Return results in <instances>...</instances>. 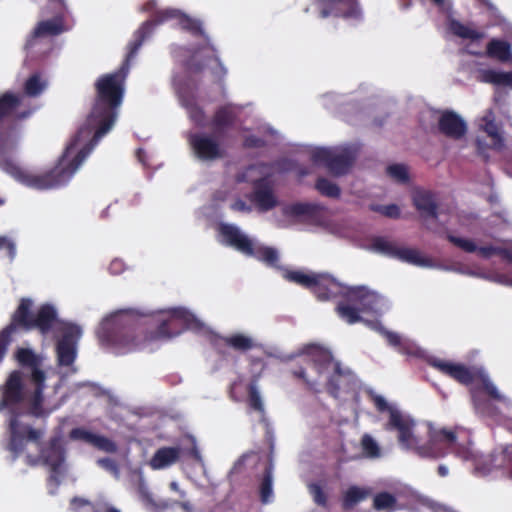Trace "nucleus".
I'll return each mask as SVG.
<instances>
[{"instance_id":"nucleus-1","label":"nucleus","mask_w":512,"mask_h":512,"mask_svg":"<svg viewBox=\"0 0 512 512\" xmlns=\"http://www.w3.org/2000/svg\"><path fill=\"white\" fill-rule=\"evenodd\" d=\"M374 405L380 412H389L386 428L398 432V442L402 449L422 458H439L453 453L464 461H471L473 474L477 477L502 478L512 480V445L490 455H478L464 428L453 431L434 430L430 424L417 425L414 419L396 405L374 392L370 393Z\"/></svg>"},{"instance_id":"nucleus-2","label":"nucleus","mask_w":512,"mask_h":512,"mask_svg":"<svg viewBox=\"0 0 512 512\" xmlns=\"http://www.w3.org/2000/svg\"><path fill=\"white\" fill-rule=\"evenodd\" d=\"M185 329L200 332L205 330V325L184 307L170 308L156 316L120 310L102 320L96 335L104 349L124 355L176 337Z\"/></svg>"},{"instance_id":"nucleus-3","label":"nucleus","mask_w":512,"mask_h":512,"mask_svg":"<svg viewBox=\"0 0 512 512\" xmlns=\"http://www.w3.org/2000/svg\"><path fill=\"white\" fill-rule=\"evenodd\" d=\"M285 277L289 281L310 289L320 300L341 296L343 299L338 303L336 310L345 322L348 324L364 322L370 328L379 331L398 352L408 356H423V350L414 341L382 327L377 318L388 310L389 304L376 292L364 286H346L328 274L290 271L285 274Z\"/></svg>"},{"instance_id":"nucleus-4","label":"nucleus","mask_w":512,"mask_h":512,"mask_svg":"<svg viewBox=\"0 0 512 512\" xmlns=\"http://www.w3.org/2000/svg\"><path fill=\"white\" fill-rule=\"evenodd\" d=\"M32 382L35 390L28 396L21 373L14 371L0 389V412L6 409L10 414L8 450L13 454V460L20 456L28 444L38 448L39 440L44 434L43 430L32 428L30 415L22 410L27 408L35 417H48L66 401V396L59 394L62 380L48 386L43 376L41 381Z\"/></svg>"},{"instance_id":"nucleus-5","label":"nucleus","mask_w":512,"mask_h":512,"mask_svg":"<svg viewBox=\"0 0 512 512\" xmlns=\"http://www.w3.org/2000/svg\"><path fill=\"white\" fill-rule=\"evenodd\" d=\"M31 307L30 299L21 300L11 323L2 331L3 339L9 338L19 327L25 330L37 328L44 335L52 331L58 332L60 333L56 346L58 364L61 367H70L71 371L75 372L73 363L77 357L78 342L83 334L82 328L77 324L59 320L55 307L50 304L42 305L34 316L30 313Z\"/></svg>"},{"instance_id":"nucleus-6","label":"nucleus","mask_w":512,"mask_h":512,"mask_svg":"<svg viewBox=\"0 0 512 512\" xmlns=\"http://www.w3.org/2000/svg\"><path fill=\"white\" fill-rule=\"evenodd\" d=\"M429 364L462 384H472V401L476 413L481 417L497 423L512 421V401L498 390L484 369L471 370L439 358L429 359Z\"/></svg>"},{"instance_id":"nucleus-7","label":"nucleus","mask_w":512,"mask_h":512,"mask_svg":"<svg viewBox=\"0 0 512 512\" xmlns=\"http://www.w3.org/2000/svg\"><path fill=\"white\" fill-rule=\"evenodd\" d=\"M297 356H302L309 365L305 369L295 370L294 375L303 379L311 389L316 390L323 378L327 382L328 392L333 397L356 395L359 386L356 376L348 368H342L327 349L310 344L305 346Z\"/></svg>"},{"instance_id":"nucleus-8","label":"nucleus","mask_w":512,"mask_h":512,"mask_svg":"<svg viewBox=\"0 0 512 512\" xmlns=\"http://www.w3.org/2000/svg\"><path fill=\"white\" fill-rule=\"evenodd\" d=\"M295 163L290 160H282L275 164H257L247 167L237 175V182H250L254 185L251 201L262 212L271 210L277 205L270 178L276 173L294 170Z\"/></svg>"},{"instance_id":"nucleus-9","label":"nucleus","mask_w":512,"mask_h":512,"mask_svg":"<svg viewBox=\"0 0 512 512\" xmlns=\"http://www.w3.org/2000/svg\"><path fill=\"white\" fill-rule=\"evenodd\" d=\"M219 234L222 243L235 248L242 254L254 257L268 266H278V250L270 246H265L255 238L249 237L238 226L221 223L219 225Z\"/></svg>"},{"instance_id":"nucleus-10","label":"nucleus","mask_w":512,"mask_h":512,"mask_svg":"<svg viewBox=\"0 0 512 512\" xmlns=\"http://www.w3.org/2000/svg\"><path fill=\"white\" fill-rule=\"evenodd\" d=\"M55 14L53 19L41 21L27 40L26 49L38 56H45L52 47L51 37L61 34L70 27L66 24L68 10L63 0H47Z\"/></svg>"},{"instance_id":"nucleus-11","label":"nucleus","mask_w":512,"mask_h":512,"mask_svg":"<svg viewBox=\"0 0 512 512\" xmlns=\"http://www.w3.org/2000/svg\"><path fill=\"white\" fill-rule=\"evenodd\" d=\"M448 239L451 243L464 250L465 252L471 253L478 251V253L483 258H490L494 254L501 255L502 258L507 262V265L512 268V252L507 249H503L495 245H477L473 240L455 235H448ZM455 271L461 274L483 278L501 285L512 287V276L505 273L495 271L480 272L468 268L455 269Z\"/></svg>"},{"instance_id":"nucleus-12","label":"nucleus","mask_w":512,"mask_h":512,"mask_svg":"<svg viewBox=\"0 0 512 512\" xmlns=\"http://www.w3.org/2000/svg\"><path fill=\"white\" fill-rule=\"evenodd\" d=\"M25 461L29 465H36L42 461L50 469L48 480L49 493L54 494L61 480L66 473L65 450L60 438H54L49 445L41 451L40 458H33L29 454L25 456Z\"/></svg>"},{"instance_id":"nucleus-13","label":"nucleus","mask_w":512,"mask_h":512,"mask_svg":"<svg viewBox=\"0 0 512 512\" xmlns=\"http://www.w3.org/2000/svg\"><path fill=\"white\" fill-rule=\"evenodd\" d=\"M357 154L355 145L318 147L312 151L314 163L324 165L332 174L341 176L351 168Z\"/></svg>"},{"instance_id":"nucleus-14","label":"nucleus","mask_w":512,"mask_h":512,"mask_svg":"<svg viewBox=\"0 0 512 512\" xmlns=\"http://www.w3.org/2000/svg\"><path fill=\"white\" fill-rule=\"evenodd\" d=\"M371 249L385 256L400 260L402 262L423 267L435 268V262L415 248L399 246L395 242L384 238L376 237L371 242Z\"/></svg>"},{"instance_id":"nucleus-15","label":"nucleus","mask_w":512,"mask_h":512,"mask_svg":"<svg viewBox=\"0 0 512 512\" xmlns=\"http://www.w3.org/2000/svg\"><path fill=\"white\" fill-rule=\"evenodd\" d=\"M316 5L323 18L342 17L349 22L362 19V10L355 0H316Z\"/></svg>"},{"instance_id":"nucleus-16","label":"nucleus","mask_w":512,"mask_h":512,"mask_svg":"<svg viewBox=\"0 0 512 512\" xmlns=\"http://www.w3.org/2000/svg\"><path fill=\"white\" fill-rule=\"evenodd\" d=\"M188 141L194 155L202 161H212L223 155L224 150L214 135L189 133Z\"/></svg>"},{"instance_id":"nucleus-17","label":"nucleus","mask_w":512,"mask_h":512,"mask_svg":"<svg viewBox=\"0 0 512 512\" xmlns=\"http://www.w3.org/2000/svg\"><path fill=\"white\" fill-rule=\"evenodd\" d=\"M69 437L71 440L83 442L107 453L117 451V445L112 440L83 427L72 429Z\"/></svg>"},{"instance_id":"nucleus-18","label":"nucleus","mask_w":512,"mask_h":512,"mask_svg":"<svg viewBox=\"0 0 512 512\" xmlns=\"http://www.w3.org/2000/svg\"><path fill=\"white\" fill-rule=\"evenodd\" d=\"M439 129L447 137L460 139L467 131L464 119L453 111H445L439 118Z\"/></svg>"},{"instance_id":"nucleus-19","label":"nucleus","mask_w":512,"mask_h":512,"mask_svg":"<svg viewBox=\"0 0 512 512\" xmlns=\"http://www.w3.org/2000/svg\"><path fill=\"white\" fill-rule=\"evenodd\" d=\"M183 450L178 447H161L156 450L149 460V466L153 470H163L174 465L180 458Z\"/></svg>"},{"instance_id":"nucleus-20","label":"nucleus","mask_w":512,"mask_h":512,"mask_svg":"<svg viewBox=\"0 0 512 512\" xmlns=\"http://www.w3.org/2000/svg\"><path fill=\"white\" fill-rule=\"evenodd\" d=\"M16 359L22 367L29 368L31 370L32 381H41L43 376H45L43 371L40 369L42 365V357L35 354L33 350L29 348H19L16 352Z\"/></svg>"},{"instance_id":"nucleus-21","label":"nucleus","mask_w":512,"mask_h":512,"mask_svg":"<svg viewBox=\"0 0 512 512\" xmlns=\"http://www.w3.org/2000/svg\"><path fill=\"white\" fill-rule=\"evenodd\" d=\"M243 110L244 107L241 106L232 104L226 105L217 111L213 120V125L219 130L232 126L237 121H240V115Z\"/></svg>"},{"instance_id":"nucleus-22","label":"nucleus","mask_w":512,"mask_h":512,"mask_svg":"<svg viewBox=\"0 0 512 512\" xmlns=\"http://www.w3.org/2000/svg\"><path fill=\"white\" fill-rule=\"evenodd\" d=\"M413 202L422 217L437 218L436 203L431 192L416 190L413 194Z\"/></svg>"},{"instance_id":"nucleus-23","label":"nucleus","mask_w":512,"mask_h":512,"mask_svg":"<svg viewBox=\"0 0 512 512\" xmlns=\"http://www.w3.org/2000/svg\"><path fill=\"white\" fill-rule=\"evenodd\" d=\"M71 509L77 512H121L104 498L97 499L94 503L86 499L75 497L70 503Z\"/></svg>"},{"instance_id":"nucleus-24","label":"nucleus","mask_w":512,"mask_h":512,"mask_svg":"<svg viewBox=\"0 0 512 512\" xmlns=\"http://www.w3.org/2000/svg\"><path fill=\"white\" fill-rule=\"evenodd\" d=\"M220 342L238 351H247L257 346L256 341L251 336L241 333L232 334L225 338L216 337L214 339L215 345H218Z\"/></svg>"},{"instance_id":"nucleus-25","label":"nucleus","mask_w":512,"mask_h":512,"mask_svg":"<svg viewBox=\"0 0 512 512\" xmlns=\"http://www.w3.org/2000/svg\"><path fill=\"white\" fill-rule=\"evenodd\" d=\"M480 127L489 137H491L494 148L500 149L503 145V139L501 137L499 127L495 122V115L491 109L487 110L481 118Z\"/></svg>"},{"instance_id":"nucleus-26","label":"nucleus","mask_w":512,"mask_h":512,"mask_svg":"<svg viewBox=\"0 0 512 512\" xmlns=\"http://www.w3.org/2000/svg\"><path fill=\"white\" fill-rule=\"evenodd\" d=\"M486 55L500 62H507L512 59L511 45L507 41L492 39L487 44Z\"/></svg>"},{"instance_id":"nucleus-27","label":"nucleus","mask_w":512,"mask_h":512,"mask_svg":"<svg viewBox=\"0 0 512 512\" xmlns=\"http://www.w3.org/2000/svg\"><path fill=\"white\" fill-rule=\"evenodd\" d=\"M480 80L485 83L512 89V71L485 69L480 72Z\"/></svg>"},{"instance_id":"nucleus-28","label":"nucleus","mask_w":512,"mask_h":512,"mask_svg":"<svg viewBox=\"0 0 512 512\" xmlns=\"http://www.w3.org/2000/svg\"><path fill=\"white\" fill-rule=\"evenodd\" d=\"M449 30L456 36L463 39H470L471 41L480 40L485 36L483 32L472 29L461 22L451 19L449 21Z\"/></svg>"},{"instance_id":"nucleus-29","label":"nucleus","mask_w":512,"mask_h":512,"mask_svg":"<svg viewBox=\"0 0 512 512\" xmlns=\"http://www.w3.org/2000/svg\"><path fill=\"white\" fill-rule=\"evenodd\" d=\"M371 493L369 488L351 486L346 490L343 496V505L345 508H352L360 501L366 499Z\"/></svg>"},{"instance_id":"nucleus-30","label":"nucleus","mask_w":512,"mask_h":512,"mask_svg":"<svg viewBox=\"0 0 512 512\" xmlns=\"http://www.w3.org/2000/svg\"><path fill=\"white\" fill-rule=\"evenodd\" d=\"M48 82L40 74L30 76L24 85L25 97H36L40 95L47 87Z\"/></svg>"},{"instance_id":"nucleus-31","label":"nucleus","mask_w":512,"mask_h":512,"mask_svg":"<svg viewBox=\"0 0 512 512\" xmlns=\"http://www.w3.org/2000/svg\"><path fill=\"white\" fill-rule=\"evenodd\" d=\"M261 501L264 504L270 503L273 499V467L266 468L264 478L260 486Z\"/></svg>"},{"instance_id":"nucleus-32","label":"nucleus","mask_w":512,"mask_h":512,"mask_svg":"<svg viewBox=\"0 0 512 512\" xmlns=\"http://www.w3.org/2000/svg\"><path fill=\"white\" fill-rule=\"evenodd\" d=\"M396 504V497L388 492L378 493L373 498V507L378 511H392L395 509Z\"/></svg>"},{"instance_id":"nucleus-33","label":"nucleus","mask_w":512,"mask_h":512,"mask_svg":"<svg viewBox=\"0 0 512 512\" xmlns=\"http://www.w3.org/2000/svg\"><path fill=\"white\" fill-rule=\"evenodd\" d=\"M361 447L364 455L367 458H378L381 455V450L376 440L369 434H365L361 440Z\"/></svg>"},{"instance_id":"nucleus-34","label":"nucleus","mask_w":512,"mask_h":512,"mask_svg":"<svg viewBox=\"0 0 512 512\" xmlns=\"http://www.w3.org/2000/svg\"><path fill=\"white\" fill-rule=\"evenodd\" d=\"M316 189L324 196L338 198L340 188L332 181L326 178H319L316 182Z\"/></svg>"},{"instance_id":"nucleus-35","label":"nucleus","mask_w":512,"mask_h":512,"mask_svg":"<svg viewBox=\"0 0 512 512\" xmlns=\"http://www.w3.org/2000/svg\"><path fill=\"white\" fill-rule=\"evenodd\" d=\"M312 206L304 203H296L293 205L285 206L283 208V214L290 218H299L302 216L309 215L311 213Z\"/></svg>"},{"instance_id":"nucleus-36","label":"nucleus","mask_w":512,"mask_h":512,"mask_svg":"<svg viewBox=\"0 0 512 512\" xmlns=\"http://www.w3.org/2000/svg\"><path fill=\"white\" fill-rule=\"evenodd\" d=\"M249 406L258 411L261 416L264 415V404L256 382H252L249 386Z\"/></svg>"},{"instance_id":"nucleus-37","label":"nucleus","mask_w":512,"mask_h":512,"mask_svg":"<svg viewBox=\"0 0 512 512\" xmlns=\"http://www.w3.org/2000/svg\"><path fill=\"white\" fill-rule=\"evenodd\" d=\"M388 175L401 183H405L408 181V170L407 167L403 164H393L387 167Z\"/></svg>"},{"instance_id":"nucleus-38","label":"nucleus","mask_w":512,"mask_h":512,"mask_svg":"<svg viewBox=\"0 0 512 512\" xmlns=\"http://www.w3.org/2000/svg\"><path fill=\"white\" fill-rule=\"evenodd\" d=\"M137 493L141 501H143L146 504L152 505L153 504V498L152 494L149 491V488L144 480V477L142 473H139L137 478Z\"/></svg>"},{"instance_id":"nucleus-39","label":"nucleus","mask_w":512,"mask_h":512,"mask_svg":"<svg viewBox=\"0 0 512 512\" xmlns=\"http://www.w3.org/2000/svg\"><path fill=\"white\" fill-rule=\"evenodd\" d=\"M0 252L7 257L8 262H12L16 256L15 244L6 237H0Z\"/></svg>"},{"instance_id":"nucleus-40","label":"nucleus","mask_w":512,"mask_h":512,"mask_svg":"<svg viewBox=\"0 0 512 512\" xmlns=\"http://www.w3.org/2000/svg\"><path fill=\"white\" fill-rule=\"evenodd\" d=\"M97 464L104 470L111 473L115 478L119 477L120 471L117 463L111 458H101L97 460Z\"/></svg>"},{"instance_id":"nucleus-41","label":"nucleus","mask_w":512,"mask_h":512,"mask_svg":"<svg viewBox=\"0 0 512 512\" xmlns=\"http://www.w3.org/2000/svg\"><path fill=\"white\" fill-rule=\"evenodd\" d=\"M374 210L390 218H397L400 215L399 207L394 204L386 206H377L374 208Z\"/></svg>"},{"instance_id":"nucleus-42","label":"nucleus","mask_w":512,"mask_h":512,"mask_svg":"<svg viewBox=\"0 0 512 512\" xmlns=\"http://www.w3.org/2000/svg\"><path fill=\"white\" fill-rule=\"evenodd\" d=\"M310 493L312 494L314 501L319 505H325L326 504V498L325 495L318 484H311L309 486Z\"/></svg>"},{"instance_id":"nucleus-43","label":"nucleus","mask_w":512,"mask_h":512,"mask_svg":"<svg viewBox=\"0 0 512 512\" xmlns=\"http://www.w3.org/2000/svg\"><path fill=\"white\" fill-rule=\"evenodd\" d=\"M188 441L191 444V449L187 452L191 457H193L202 467H204V461L202 455L197 447L196 439L192 436L188 437Z\"/></svg>"},{"instance_id":"nucleus-44","label":"nucleus","mask_w":512,"mask_h":512,"mask_svg":"<svg viewBox=\"0 0 512 512\" xmlns=\"http://www.w3.org/2000/svg\"><path fill=\"white\" fill-rule=\"evenodd\" d=\"M125 269V264L121 259H114L111 261L109 265V271L111 274L117 275L123 272Z\"/></svg>"},{"instance_id":"nucleus-45","label":"nucleus","mask_w":512,"mask_h":512,"mask_svg":"<svg viewBox=\"0 0 512 512\" xmlns=\"http://www.w3.org/2000/svg\"><path fill=\"white\" fill-rule=\"evenodd\" d=\"M244 144L247 147H260L264 144L261 138L249 136L244 139Z\"/></svg>"},{"instance_id":"nucleus-46","label":"nucleus","mask_w":512,"mask_h":512,"mask_svg":"<svg viewBox=\"0 0 512 512\" xmlns=\"http://www.w3.org/2000/svg\"><path fill=\"white\" fill-rule=\"evenodd\" d=\"M231 208L236 211H246V212L250 211V207L247 206V204L242 200L235 201L231 205Z\"/></svg>"},{"instance_id":"nucleus-47","label":"nucleus","mask_w":512,"mask_h":512,"mask_svg":"<svg viewBox=\"0 0 512 512\" xmlns=\"http://www.w3.org/2000/svg\"><path fill=\"white\" fill-rule=\"evenodd\" d=\"M433 1L442 10H449L450 9V3L448 1H446V0H433Z\"/></svg>"},{"instance_id":"nucleus-48","label":"nucleus","mask_w":512,"mask_h":512,"mask_svg":"<svg viewBox=\"0 0 512 512\" xmlns=\"http://www.w3.org/2000/svg\"><path fill=\"white\" fill-rule=\"evenodd\" d=\"M170 488H171V490L179 493L180 497H185V492L180 489V487L176 481H172L170 483Z\"/></svg>"},{"instance_id":"nucleus-49","label":"nucleus","mask_w":512,"mask_h":512,"mask_svg":"<svg viewBox=\"0 0 512 512\" xmlns=\"http://www.w3.org/2000/svg\"><path fill=\"white\" fill-rule=\"evenodd\" d=\"M137 157H138V160L144 165L146 166L147 163H146V160H145V157H146V153L142 150V149H139L137 151Z\"/></svg>"},{"instance_id":"nucleus-50","label":"nucleus","mask_w":512,"mask_h":512,"mask_svg":"<svg viewBox=\"0 0 512 512\" xmlns=\"http://www.w3.org/2000/svg\"><path fill=\"white\" fill-rule=\"evenodd\" d=\"M438 473L440 476L445 477L448 475L449 470L445 465H439L438 467Z\"/></svg>"},{"instance_id":"nucleus-51","label":"nucleus","mask_w":512,"mask_h":512,"mask_svg":"<svg viewBox=\"0 0 512 512\" xmlns=\"http://www.w3.org/2000/svg\"><path fill=\"white\" fill-rule=\"evenodd\" d=\"M180 506L185 512H192L191 505L188 502H182L180 503Z\"/></svg>"},{"instance_id":"nucleus-52","label":"nucleus","mask_w":512,"mask_h":512,"mask_svg":"<svg viewBox=\"0 0 512 512\" xmlns=\"http://www.w3.org/2000/svg\"><path fill=\"white\" fill-rule=\"evenodd\" d=\"M6 353V346L0 343V362L3 360Z\"/></svg>"},{"instance_id":"nucleus-53","label":"nucleus","mask_w":512,"mask_h":512,"mask_svg":"<svg viewBox=\"0 0 512 512\" xmlns=\"http://www.w3.org/2000/svg\"><path fill=\"white\" fill-rule=\"evenodd\" d=\"M505 34L507 37L512 39V25H508L505 27Z\"/></svg>"},{"instance_id":"nucleus-54","label":"nucleus","mask_w":512,"mask_h":512,"mask_svg":"<svg viewBox=\"0 0 512 512\" xmlns=\"http://www.w3.org/2000/svg\"><path fill=\"white\" fill-rule=\"evenodd\" d=\"M436 511L437 512H452L449 509H447L446 507H443V506H440V505L437 506Z\"/></svg>"},{"instance_id":"nucleus-55","label":"nucleus","mask_w":512,"mask_h":512,"mask_svg":"<svg viewBox=\"0 0 512 512\" xmlns=\"http://www.w3.org/2000/svg\"><path fill=\"white\" fill-rule=\"evenodd\" d=\"M247 457L248 456L245 455L240 460H238V462L235 464L234 468L237 469V467L240 466Z\"/></svg>"},{"instance_id":"nucleus-56","label":"nucleus","mask_w":512,"mask_h":512,"mask_svg":"<svg viewBox=\"0 0 512 512\" xmlns=\"http://www.w3.org/2000/svg\"><path fill=\"white\" fill-rule=\"evenodd\" d=\"M506 172H507L508 175L512 176V169H511V167H507L506 168Z\"/></svg>"},{"instance_id":"nucleus-57","label":"nucleus","mask_w":512,"mask_h":512,"mask_svg":"<svg viewBox=\"0 0 512 512\" xmlns=\"http://www.w3.org/2000/svg\"><path fill=\"white\" fill-rule=\"evenodd\" d=\"M469 53L474 54V55H479V53L474 50H469Z\"/></svg>"},{"instance_id":"nucleus-58","label":"nucleus","mask_w":512,"mask_h":512,"mask_svg":"<svg viewBox=\"0 0 512 512\" xmlns=\"http://www.w3.org/2000/svg\"><path fill=\"white\" fill-rule=\"evenodd\" d=\"M4 202L5 200L2 197H0V205L4 204Z\"/></svg>"},{"instance_id":"nucleus-59","label":"nucleus","mask_w":512,"mask_h":512,"mask_svg":"<svg viewBox=\"0 0 512 512\" xmlns=\"http://www.w3.org/2000/svg\"><path fill=\"white\" fill-rule=\"evenodd\" d=\"M305 174H306V172H305V171H300V175H301V176H304Z\"/></svg>"}]
</instances>
